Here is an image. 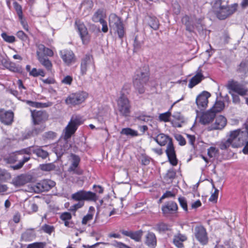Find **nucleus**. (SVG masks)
Masks as SVG:
<instances>
[{
    "mask_svg": "<svg viewBox=\"0 0 248 248\" xmlns=\"http://www.w3.org/2000/svg\"><path fill=\"white\" fill-rule=\"evenodd\" d=\"M29 182L28 176L25 174H21L13 180V184L16 186H23Z\"/></svg>",
    "mask_w": 248,
    "mask_h": 248,
    "instance_id": "f704fd0d",
    "label": "nucleus"
},
{
    "mask_svg": "<svg viewBox=\"0 0 248 248\" xmlns=\"http://www.w3.org/2000/svg\"><path fill=\"white\" fill-rule=\"evenodd\" d=\"M65 142L60 141L54 147L53 151L58 157H60L67 150V145L65 146Z\"/></svg>",
    "mask_w": 248,
    "mask_h": 248,
    "instance_id": "2f4dec72",
    "label": "nucleus"
},
{
    "mask_svg": "<svg viewBox=\"0 0 248 248\" xmlns=\"http://www.w3.org/2000/svg\"><path fill=\"white\" fill-rule=\"evenodd\" d=\"M145 243L149 247L154 248L156 245V238L152 232H148L145 237Z\"/></svg>",
    "mask_w": 248,
    "mask_h": 248,
    "instance_id": "7c9ffc66",
    "label": "nucleus"
},
{
    "mask_svg": "<svg viewBox=\"0 0 248 248\" xmlns=\"http://www.w3.org/2000/svg\"><path fill=\"white\" fill-rule=\"evenodd\" d=\"M143 44L142 41L139 40L137 36H136L134 39L133 43L134 51H139L142 47Z\"/></svg>",
    "mask_w": 248,
    "mask_h": 248,
    "instance_id": "a18cd8bd",
    "label": "nucleus"
},
{
    "mask_svg": "<svg viewBox=\"0 0 248 248\" xmlns=\"http://www.w3.org/2000/svg\"><path fill=\"white\" fill-rule=\"evenodd\" d=\"M71 198L75 201L78 202L70 207V210L72 212H76L84 206L85 201L96 202L98 200L99 197L95 192L80 190L72 194Z\"/></svg>",
    "mask_w": 248,
    "mask_h": 248,
    "instance_id": "f257e3e1",
    "label": "nucleus"
},
{
    "mask_svg": "<svg viewBox=\"0 0 248 248\" xmlns=\"http://www.w3.org/2000/svg\"><path fill=\"white\" fill-rule=\"evenodd\" d=\"M218 153V150L214 147H210L207 150L208 155L210 157H215L216 155Z\"/></svg>",
    "mask_w": 248,
    "mask_h": 248,
    "instance_id": "5fc2aeb1",
    "label": "nucleus"
},
{
    "mask_svg": "<svg viewBox=\"0 0 248 248\" xmlns=\"http://www.w3.org/2000/svg\"><path fill=\"white\" fill-rule=\"evenodd\" d=\"M14 7L15 8V10L16 12V13L18 15V17H22V15H23L22 7L20 5H19L17 2L15 1L13 3Z\"/></svg>",
    "mask_w": 248,
    "mask_h": 248,
    "instance_id": "4d7b16f0",
    "label": "nucleus"
},
{
    "mask_svg": "<svg viewBox=\"0 0 248 248\" xmlns=\"http://www.w3.org/2000/svg\"><path fill=\"white\" fill-rule=\"evenodd\" d=\"M32 153L35 154L38 157L41 158L42 159H45L49 156L48 153L39 146H34V150H32Z\"/></svg>",
    "mask_w": 248,
    "mask_h": 248,
    "instance_id": "72a5a7b5",
    "label": "nucleus"
},
{
    "mask_svg": "<svg viewBox=\"0 0 248 248\" xmlns=\"http://www.w3.org/2000/svg\"><path fill=\"white\" fill-rule=\"evenodd\" d=\"M121 232L124 235L130 237L136 242H140L141 240L143 233V232L141 230H139L136 232L122 230L121 231Z\"/></svg>",
    "mask_w": 248,
    "mask_h": 248,
    "instance_id": "393cba45",
    "label": "nucleus"
},
{
    "mask_svg": "<svg viewBox=\"0 0 248 248\" xmlns=\"http://www.w3.org/2000/svg\"><path fill=\"white\" fill-rule=\"evenodd\" d=\"M187 240L186 235L180 232L174 235L173 239V243L178 248H183L184 245L183 242Z\"/></svg>",
    "mask_w": 248,
    "mask_h": 248,
    "instance_id": "cd10ccee",
    "label": "nucleus"
},
{
    "mask_svg": "<svg viewBox=\"0 0 248 248\" xmlns=\"http://www.w3.org/2000/svg\"><path fill=\"white\" fill-rule=\"evenodd\" d=\"M246 133L241 132L240 129L230 132L229 138L226 140H222L219 144V147L222 150L227 149L230 146L237 147L243 144L244 141V137Z\"/></svg>",
    "mask_w": 248,
    "mask_h": 248,
    "instance_id": "f03ea898",
    "label": "nucleus"
},
{
    "mask_svg": "<svg viewBox=\"0 0 248 248\" xmlns=\"http://www.w3.org/2000/svg\"><path fill=\"white\" fill-rule=\"evenodd\" d=\"M148 25L154 30H157L159 28V21L155 17H149Z\"/></svg>",
    "mask_w": 248,
    "mask_h": 248,
    "instance_id": "ea45409f",
    "label": "nucleus"
},
{
    "mask_svg": "<svg viewBox=\"0 0 248 248\" xmlns=\"http://www.w3.org/2000/svg\"><path fill=\"white\" fill-rule=\"evenodd\" d=\"M59 54L63 62L67 65H70L76 61L75 54L71 50H62L60 51Z\"/></svg>",
    "mask_w": 248,
    "mask_h": 248,
    "instance_id": "a211bd4d",
    "label": "nucleus"
},
{
    "mask_svg": "<svg viewBox=\"0 0 248 248\" xmlns=\"http://www.w3.org/2000/svg\"><path fill=\"white\" fill-rule=\"evenodd\" d=\"M45 128L44 124L41 125L40 127H35L32 129L31 134L33 136H36L39 133L42 132Z\"/></svg>",
    "mask_w": 248,
    "mask_h": 248,
    "instance_id": "6e6d98bb",
    "label": "nucleus"
},
{
    "mask_svg": "<svg viewBox=\"0 0 248 248\" xmlns=\"http://www.w3.org/2000/svg\"><path fill=\"white\" fill-rule=\"evenodd\" d=\"M224 2L222 0H216L214 3L217 16L220 20H224L232 15L237 11L238 8L237 3L227 5L224 4Z\"/></svg>",
    "mask_w": 248,
    "mask_h": 248,
    "instance_id": "20e7f679",
    "label": "nucleus"
},
{
    "mask_svg": "<svg viewBox=\"0 0 248 248\" xmlns=\"http://www.w3.org/2000/svg\"><path fill=\"white\" fill-rule=\"evenodd\" d=\"M36 237V234L33 229H28L24 232L21 235V239L25 241H30Z\"/></svg>",
    "mask_w": 248,
    "mask_h": 248,
    "instance_id": "c9c22d12",
    "label": "nucleus"
},
{
    "mask_svg": "<svg viewBox=\"0 0 248 248\" xmlns=\"http://www.w3.org/2000/svg\"><path fill=\"white\" fill-rule=\"evenodd\" d=\"M30 75L34 77H36L39 76L44 77L45 75V72L43 70L39 69L37 70L35 68H33L30 72Z\"/></svg>",
    "mask_w": 248,
    "mask_h": 248,
    "instance_id": "de8ad7c7",
    "label": "nucleus"
},
{
    "mask_svg": "<svg viewBox=\"0 0 248 248\" xmlns=\"http://www.w3.org/2000/svg\"><path fill=\"white\" fill-rule=\"evenodd\" d=\"M71 162V165L68 169V171L69 172L78 175H81L82 174V170L78 167L79 163L80 160L79 157L75 154H71L70 155V158L69 159Z\"/></svg>",
    "mask_w": 248,
    "mask_h": 248,
    "instance_id": "9b49d317",
    "label": "nucleus"
},
{
    "mask_svg": "<svg viewBox=\"0 0 248 248\" xmlns=\"http://www.w3.org/2000/svg\"><path fill=\"white\" fill-rule=\"evenodd\" d=\"M108 24L110 30L117 33L118 37L122 40L125 32L121 18L114 13H111L108 16Z\"/></svg>",
    "mask_w": 248,
    "mask_h": 248,
    "instance_id": "423d86ee",
    "label": "nucleus"
},
{
    "mask_svg": "<svg viewBox=\"0 0 248 248\" xmlns=\"http://www.w3.org/2000/svg\"><path fill=\"white\" fill-rule=\"evenodd\" d=\"M41 230L49 235H50L55 231V228L53 226L45 224L41 226Z\"/></svg>",
    "mask_w": 248,
    "mask_h": 248,
    "instance_id": "c03bdc74",
    "label": "nucleus"
},
{
    "mask_svg": "<svg viewBox=\"0 0 248 248\" xmlns=\"http://www.w3.org/2000/svg\"><path fill=\"white\" fill-rule=\"evenodd\" d=\"M140 159L141 164L146 166L149 164L151 158L147 155H142Z\"/></svg>",
    "mask_w": 248,
    "mask_h": 248,
    "instance_id": "69168bd1",
    "label": "nucleus"
},
{
    "mask_svg": "<svg viewBox=\"0 0 248 248\" xmlns=\"http://www.w3.org/2000/svg\"><path fill=\"white\" fill-rule=\"evenodd\" d=\"M226 87L229 90V93L232 96V102L235 104H240V98L238 95L235 94L233 93H237L241 96H245L248 94V88L233 79L228 81Z\"/></svg>",
    "mask_w": 248,
    "mask_h": 248,
    "instance_id": "7ed1b4c3",
    "label": "nucleus"
},
{
    "mask_svg": "<svg viewBox=\"0 0 248 248\" xmlns=\"http://www.w3.org/2000/svg\"><path fill=\"white\" fill-rule=\"evenodd\" d=\"M178 201L180 206L183 208V209L186 212L187 211V202L185 199V198L183 197H180L178 198Z\"/></svg>",
    "mask_w": 248,
    "mask_h": 248,
    "instance_id": "13d9d810",
    "label": "nucleus"
},
{
    "mask_svg": "<svg viewBox=\"0 0 248 248\" xmlns=\"http://www.w3.org/2000/svg\"><path fill=\"white\" fill-rule=\"evenodd\" d=\"M75 24L77 26L83 44H87L90 41V36L88 33L87 28L85 25L79 20L76 21Z\"/></svg>",
    "mask_w": 248,
    "mask_h": 248,
    "instance_id": "2eb2a0df",
    "label": "nucleus"
},
{
    "mask_svg": "<svg viewBox=\"0 0 248 248\" xmlns=\"http://www.w3.org/2000/svg\"><path fill=\"white\" fill-rule=\"evenodd\" d=\"M204 78L203 75L201 73V70L198 72L194 77H193L189 80L188 87L192 89L195 86L200 83L202 79Z\"/></svg>",
    "mask_w": 248,
    "mask_h": 248,
    "instance_id": "c756f323",
    "label": "nucleus"
},
{
    "mask_svg": "<svg viewBox=\"0 0 248 248\" xmlns=\"http://www.w3.org/2000/svg\"><path fill=\"white\" fill-rule=\"evenodd\" d=\"M210 96V93L207 91H203L197 96L196 103L199 108L201 110L205 109L208 103V98Z\"/></svg>",
    "mask_w": 248,
    "mask_h": 248,
    "instance_id": "f3484780",
    "label": "nucleus"
},
{
    "mask_svg": "<svg viewBox=\"0 0 248 248\" xmlns=\"http://www.w3.org/2000/svg\"><path fill=\"white\" fill-rule=\"evenodd\" d=\"M14 114L11 110L0 109V121L5 125H11L14 121Z\"/></svg>",
    "mask_w": 248,
    "mask_h": 248,
    "instance_id": "6ab92c4d",
    "label": "nucleus"
},
{
    "mask_svg": "<svg viewBox=\"0 0 248 248\" xmlns=\"http://www.w3.org/2000/svg\"><path fill=\"white\" fill-rule=\"evenodd\" d=\"M91 69L93 71L95 69L93 58L90 55H86L82 60L80 64V73L82 76L85 75L88 70Z\"/></svg>",
    "mask_w": 248,
    "mask_h": 248,
    "instance_id": "9d476101",
    "label": "nucleus"
},
{
    "mask_svg": "<svg viewBox=\"0 0 248 248\" xmlns=\"http://www.w3.org/2000/svg\"><path fill=\"white\" fill-rule=\"evenodd\" d=\"M236 72L240 74L241 79H243L248 75V60H244L238 65Z\"/></svg>",
    "mask_w": 248,
    "mask_h": 248,
    "instance_id": "5701e85b",
    "label": "nucleus"
},
{
    "mask_svg": "<svg viewBox=\"0 0 248 248\" xmlns=\"http://www.w3.org/2000/svg\"><path fill=\"white\" fill-rule=\"evenodd\" d=\"M16 35L22 41L25 42L28 40V36L22 31H17Z\"/></svg>",
    "mask_w": 248,
    "mask_h": 248,
    "instance_id": "052dcab7",
    "label": "nucleus"
},
{
    "mask_svg": "<svg viewBox=\"0 0 248 248\" xmlns=\"http://www.w3.org/2000/svg\"><path fill=\"white\" fill-rule=\"evenodd\" d=\"M156 230L160 232H165L170 230V226H169L167 224L163 222L157 224L156 226Z\"/></svg>",
    "mask_w": 248,
    "mask_h": 248,
    "instance_id": "8fccbe9b",
    "label": "nucleus"
},
{
    "mask_svg": "<svg viewBox=\"0 0 248 248\" xmlns=\"http://www.w3.org/2000/svg\"><path fill=\"white\" fill-rule=\"evenodd\" d=\"M34 145L28 147L27 148L23 149L19 151H16V153L18 155L26 154L31 155L32 153V150H34Z\"/></svg>",
    "mask_w": 248,
    "mask_h": 248,
    "instance_id": "09e8293b",
    "label": "nucleus"
},
{
    "mask_svg": "<svg viewBox=\"0 0 248 248\" xmlns=\"http://www.w3.org/2000/svg\"><path fill=\"white\" fill-rule=\"evenodd\" d=\"M37 58L39 62L47 71L52 72L53 67L52 63L47 57L39 55V57H37Z\"/></svg>",
    "mask_w": 248,
    "mask_h": 248,
    "instance_id": "c85d7f7f",
    "label": "nucleus"
},
{
    "mask_svg": "<svg viewBox=\"0 0 248 248\" xmlns=\"http://www.w3.org/2000/svg\"><path fill=\"white\" fill-rule=\"evenodd\" d=\"M153 139L161 146L165 145L168 141L169 142L170 140H172L169 136L163 133L158 134L156 137L153 138Z\"/></svg>",
    "mask_w": 248,
    "mask_h": 248,
    "instance_id": "473e14b6",
    "label": "nucleus"
},
{
    "mask_svg": "<svg viewBox=\"0 0 248 248\" xmlns=\"http://www.w3.org/2000/svg\"><path fill=\"white\" fill-rule=\"evenodd\" d=\"M178 209V206L176 202L170 201L167 202L162 207V211L164 215L172 213Z\"/></svg>",
    "mask_w": 248,
    "mask_h": 248,
    "instance_id": "a878e982",
    "label": "nucleus"
},
{
    "mask_svg": "<svg viewBox=\"0 0 248 248\" xmlns=\"http://www.w3.org/2000/svg\"><path fill=\"white\" fill-rule=\"evenodd\" d=\"M182 23L186 26V30L190 32H192L194 29V21L192 16L186 15L182 19Z\"/></svg>",
    "mask_w": 248,
    "mask_h": 248,
    "instance_id": "bb28decb",
    "label": "nucleus"
},
{
    "mask_svg": "<svg viewBox=\"0 0 248 248\" xmlns=\"http://www.w3.org/2000/svg\"><path fill=\"white\" fill-rule=\"evenodd\" d=\"M24 208L29 214L37 212L38 208L37 204L32 202H26L24 205Z\"/></svg>",
    "mask_w": 248,
    "mask_h": 248,
    "instance_id": "4c0bfd02",
    "label": "nucleus"
},
{
    "mask_svg": "<svg viewBox=\"0 0 248 248\" xmlns=\"http://www.w3.org/2000/svg\"><path fill=\"white\" fill-rule=\"evenodd\" d=\"M194 234L196 238L202 244L205 245L208 242V236L206 229L202 225L197 226L195 228Z\"/></svg>",
    "mask_w": 248,
    "mask_h": 248,
    "instance_id": "4468645a",
    "label": "nucleus"
},
{
    "mask_svg": "<svg viewBox=\"0 0 248 248\" xmlns=\"http://www.w3.org/2000/svg\"><path fill=\"white\" fill-rule=\"evenodd\" d=\"M117 110L120 115L123 117H126L130 113L131 105L129 100L124 94L122 93L117 101Z\"/></svg>",
    "mask_w": 248,
    "mask_h": 248,
    "instance_id": "6e6552de",
    "label": "nucleus"
},
{
    "mask_svg": "<svg viewBox=\"0 0 248 248\" xmlns=\"http://www.w3.org/2000/svg\"><path fill=\"white\" fill-rule=\"evenodd\" d=\"M1 36L5 42L9 43H13L16 41L14 36L8 35L6 32H2Z\"/></svg>",
    "mask_w": 248,
    "mask_h": 248,
    "instance_id": "3c124183",
    "label": "nucleus"
},
{
    "mask_svg": "<svg viewBox=\"0 0 248 248\" xmlns=\"http://www.w3.org/2000/svg\"><path fill=\"white\" fill-rule=\"evenodd\" d=\"M88 94L85 92H78L70 94L65 99L66 104L75 106L82 103L88 97Z\"/></svg>",
    "mask_w": 248,
    "mask_h": 248,
    "instance_id": "1a4fd4ad",
    "label": "nucleus"
},
{
    "mask_svg": "<svg viewBox=\"0 0 248 248\" xmlns=\"http://www.w3.org/2000/svg\"><path fill=\"white\" fill-rule=\"evenodd\" d=\"M60 218L62 221L70 220L72 218V216L69 212H64L60 216Z\"/></svg>",
    "mask_w": 248,
    "mask_h": 248,
    "instance_id": "0e129e2a",
    "label": "nucleus"
},
{
    "mask_svg": "<svg viewBox=\"0 0 248 248\" xmlns=\"http://www.w3.org/2000/svg\"><path fill=\"white\" fill-rule=\"evenodd\" d=\"M55 182L49 179L43 180L37 183L34 186V190L36 192L47 191L54 187Z\"/></svg>",
    "mask_w": 248,
    "mask_h": 248,
    "instance_id": "ddd939ff",
    "label": "nucleus"
},
{
    "mask_svg": "<svg viewBox=\"0 0 248 248\" xmlns=\"http://www.w3.org/2000/svg\"><path fill=\"white\" fill-rule=\"evenodd\" d=\"M37 50L36 51L37 57H39V55L41 56L46 57H52L54 55L53 51L46 47L43 44H38L37 45Z\"/></svg>",
    "mask_w": 248,
    "mask_h": 248,
    "instance_id": "b1692460",
    "label": "nucleus"
},
{
    "mask_svg": "<svg viewBox=\"0 0 248 248\" xmlns=\"http://www.w3.org/2000/svg\"><path fill=\"white\" fill-rule=\"evenodd\" d=\"M171 116V113L168 111L166 112L161 113L159 115V119L160 121L164 122H169L170 117Z\"/></svg>",
    "mask_w": 248,
    "mask_h": 248,
    "instance_id": "864d4df0",
    "label": "nucleus"
},
{
    "mask_svg": "<svg viewBox=\"0 0 248 248\" xmlns=\"http://www.w3.org/2000/svg\"><path fill=\"white\" fill-rule=\"evenodd\" d=\"M176 140L179 142V144L183 146L186 144V141L185 138L181 135H177L175 136Z\"/></svg>",
    "mask_w": 248,
    "mask_h": 248,
    "instance_id": "338daca9",
    "label": "nucleus"
},
{
    "mask_svg": "<svg viewBox=\"0 0 248 248\" xmlns=\"http://www.w3.org/2000/svg\"><path fill=\"white\" fill-rule=\"evenodd\" d=\"M82 120L81 116L79 115L72 116L70 121L64 129L65 140L71 138L78 129L79 125L82 124Z\"/></svg>",
    "mask_w": 248,
    "mask_h": 248,
    "instance_id": "0eeeda50",
    "label": "nucleus"
},
{
    "mask_svg": "<svg viewBox=\"0 0 248 248\" xmlns=\"http://www.w3.org/2000/svg\"><path fill=\"white\" fill-rule=\"evenodd\" d=\"M224 108V104L222 101H217L216 102L214 106L210 109L212 111L217 112L221 111Z\"/></svg>",
    "mask_w": 248,
    "mask_h": 248,
    "instance_id": "79ce46f5",
    "label": "nucleus"
},
{
    "mask_svg": "<svg viewBox=\"0 0 248 248\" xmlns=\"http://www.w3.org/2000/svg\"><path fill=\"white\" fill-rule=\"evenodd\" d=\"M215 117V112L210 109L202 114L200 119V122L203 124H208L212 122Z\"/></svg>",
    "mask_w": 248,
    "mask_h": 248,
    "instance_id": "412c9836",
    "label": "nucleus"
},
{
    "mask_svg": "<svg viewBox=\"0 0 248 248\" xmlns=\"http://www.w3.org/2000/svg\"><path fill=\"white\" fill-rule=\"evenodd\" d=\"M73 81V78L70 76H66L62 80V84L70 85Z\"/></svg>",
    "mask_w": 248,
    "mask_h": 248,
    "instance_id": "e2e57ef3",
    "label": "nucleus"
},
{
    "mask_svg": "<svg viewBox=\"0 0 248 248\" xmlns=\"http://www.w3.org/2000/svg\"><path fill=\"white\" fill-rule=\"evenodd\" d=\"M93 214L92 213H88L86 216H84L81 223L83 225H86L88 222L91 221L93 218Z\"/></svg>",
    "mask_w": 248,
    "mask_h": 248,
    "instance_id": "bf43d9fd",
    "label": "nucleus"
},
{
    "mask_svg": "<svg viewBox=\"0 0 248 248\" xmlns=\"http://www.w3.org/2000/svg\"><path fill=\"white\" fill-rule=\"evenodd\" d=\"M226 124V118L222 115H219L216 117L215 122L211 125L210 130H221Z\"/></svg>",
    "mask_w": 248,
    "mask_h": 248,
    "instance_id": "aec40b11",
    "label": "nucleus"
},
{
    "mask_svg": "<svg viewBox=\"0 0 248 248\" xmlns=\"http://www.w3.org/2000/svg\"><path fill=\"white\" fill-rule=\"evenodd\" d=\"M31 116L34 125L39 124L46 122L48 118L47 112L43 110H31Z\"/></svg>",
    "mask_w": 248,
    "mask_h": 248,
    "instance_id": "f8f14e48",
    "label": "nucleus"
},
{
    "mask_svg": "<svg viewBox=\"0 0 248 248\" xmlns=\"http://www.w3.org/2000/svg\"><path fill=\"white\" fill-rule=\"evenodd\" d=\"M2 65L9 71L15 72L20 73L22 71V68L20 66L9 60L3 59L1 61Z\"/></svg>",
    "mask_w": 248,
    "mask_h": 248,
    "instance_id": "4be33fe9",
    "label": "nucleus"
},
{
    "mask_svg": "<svg viewBox=\"0 0 248 248\" xmlns=\"http://www.w3.org/2000/svg\"><path fill=\"white\" fill-rule=\"evenodd\" d=\"M106 16V14L103 9H98L93 14L92 19L94 22H100Z\"/></svg>",
    "mask_w": 248,
    "mask_h": 248,
    "instance_id": "e433bc0d",
    "label": "nucleus"
},
{
    "mask_svg": "<svg viewBox=\"0 0 248 248\" xmlns=\"http://www.w3.org/2000/svg\"><path fill=\"white\" fill-rule=\"evenodd\" d=\"M176 177V172L173 169L171 168L168 170L164 178L168 181L172 182Z\"/></svg>",
    "mask_w": 248,
    "mask_h": 248,
    "instance_id": "37998d69",
    "label": "nucleus"
},
{
    "mask_svg": "<svg viewBox=\"0 0 248 248\" xmlns=\"http://www.w3.org/2000/svg\"><path fill=\"white\" fill-rule=\"evenodd\" d=\"M46 243L45 242H34L29 244L26 248H45Z\"/></svg>",
    "mask_w": 248,
    "mask_h": 248,
    "instance_id": "603ef678",
    "label": "nucleus"
},
{
    "mask_svg": "<svg viewBox=\"0 0 248 248\" xmlns=\"http://www.w3.org/2000/svg\"><path fill=\"white\" fill-rule=\"evenodd\" d=\"M175 194L172 192L170 191H167L165 193L163 194L162 197L160 198L159 201H161L163 199H164L170 197H174Z\"/></svg>",
    "mask_w": 248,
    "mask_h": 248,
    "instance_id": "774afa93",
    "label": "nucleus"
},
{
    "mask_svg": "<svg viewBox=\"0 0 248 248\" xmlns=\"http://www.w3.org/2000/svg\"><path fill=\"white\" fill-rule=\"evenodd\" d=\"M56 134L52 131H48L44 133L43 137L48 140H53L56 137Z\"/></svg>",
    "mask_w": 248,
    "mask_h": 248,
    "instance_id": "680f3d73",
    "label": "nucleus"
},
{
    "mask_svg": "<svg viewBox=\"0 0 248 248\" xmlns=\"http://www.w3.org/2000/svg\"><path fill=\"white\" fill-rule=\"evenodd\" d=\"M166 153L170 163L172 166H176L178 163V160L176 158V155L172 140H170L168 142L166 150Z\"/></svg>",
    "mask_w": 248,
    "mask_h": 248,
    "instance_id": "dca6fc26",
    "label": "nucleus"
},
{
    "mask_svg": "<svg viewBox=\"0 0 248 248\" xmlns=\"http://www.w3.org/2000/svg\"><path fill=\"white\" fill-rule=\"evenodd\" d=\"M121 134L126 136H131V137H136L138 136V132L130 128H123L121 131Z\"/></svg>",
    "mask_w": 248,
    "mask_h": 248,
    "instance_id": "a19ab883",
    "label": "nucleus"
},
{
    "mask_svg": "<svg viewBox=\"0 0 248 248\" xmlns=\"http://www.w3.org/2000/svg\"><path fill=\"white\" fill-rule=\"evenodd\" d=\"M17 155H18V153H16V151L15 152L10 154L8 156L5 157L4 160L8 163H14L18 159L17 156Z\"/></svg>",
    "mask_w": 248,
    "mask_h": 248,
    "instance_id": "49530a36",
    "label": "nucleus"
},
{
    "mask_svg": "<svg viewBox=\"0 0 248 248\" xmlns=\"http://www.w3.org/2000/svg\"><path fill=\"white\" fill-rule=\"evenodd\" d=\"M149 79L148 71L146 69L137 70L133 77V85L136 90L140 94L145 92L144 86Z\"/></svg>",
    "mask_w": 248,
    "mask_h": 248,
    "instance_id": "39448f33",
    "label": "nucleus"
},
{
    "mask_svg": "<svg viewBox=\"0 0 248 248\" xmlns=\"http://www.w3.org/2000/svg\"><path fill=\"white\" fill-rule=\"evenodd\" d=\"M11 178V174L7 170L0 169V182H6Z\"/></svg>",
    "mask_w": 248,
    "mask_h": 248,
    "instance_id": "58836bf2",
    "label": "nucleus"
}]
</instances>
